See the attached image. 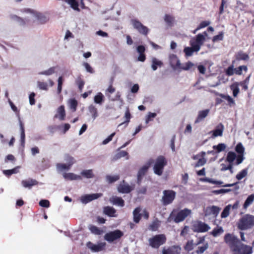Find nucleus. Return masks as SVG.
Listing matches in <instances>:
<instances>
[{
    "label": "nucleus",
    "instance_id": "de8ad7c7",
    "mask_svg": "<svg viewBox=\"0 0 254 254\" xmlns=\"http://www.w3.org/2000/svg\"><path fill=\"white\" fill-rule=\"evenodd\" d=\"M190 45L193 48V49L195 51V52H198L200 49V46L196 42V40L194 38L191 39L190 41Z\"/></svg>",
    "mask_w": 254,
    "mask_h": 254
},
{
    "label": "nucleus",
    "instance_id": "bf43d9fd",
    "mask_svg": "<svg viewBox=\"0 0 254 254\" xmlns=\"http://www.w3.org/2000/svg\"><path fill=\"white\" fill-rule=\"evenodd\" d=\"M212 133L211 137L214 138L218 136H221L222 134V129H216L209 132V134Z\"/></svg>",
    "mask_w": 254,
    "mask_h": 254
},
{
    "label": "nucleus",
    "instance_id": "69168bd1",
    "mask_svg": "<svg viewBox=\"0 0 254 254\" xmlns=\"http://www.w3.org/2000/svg\"><path fill=\"white\" fill-rule=\"evenodd\" d=\"M231 209V205L229 204L226 206L223 209V218H226L229 216L230 210Z\"/></svg>",
    "mask_w": 254,
    "mask_h": 254
},
{
    "label": "nucleus",
    "instance_id": "423d86ee",
    "mask_svg": "<svg viewBox=\"0 0 254 254\" xmlns=\"http://www.w3.org/2000/svg\"><path fill=\"white\" fill-rule=\"evenodd\" d=\"M235 61H232V64L229 66L225 71L226 74L228 76H232L234 74L241 75L242 74L243 71H244L245 72H247L248 69V67L246 65H240L238 67L234 68L233 64L235 63Z\"/></svg>",
    "mask_w": 254,
    "mask_h": 254
},
{
    "label": "nucleus",
    "instance_id": "f704fd0d",
    "mask_svg": "<svg viewBox=\"0 0 254 254\" xmlns=\"http://www.w3.org/2000/svg\"><path fill=\"white\" fill-rule=\"evenodd\" d=\"M104 99L105 98L103 94L101 92H99L95 96L94 101L96 104L101 105L104 101Z\"/></svg>",
    "mask_w": 254,
    "mask_h": 254
},
{
    "label": "nucleus",
    "instance_id": "412c9836",
    "mask_svg": "<svg viewBox=\"0 0 254 254\" xmlns=\"http://www.w3.org/2000/svg\"><path fill=\"white\" fill-rule=\"evenodd\" d=\"M209 113V109H205L198 112V116L195 121V123H198L206 118Z\"/></svg>",
    "mask_w": 254,
    "mask_h": 254
},
{
    "label": "nucleus",
    "instance_id": "a18cd8bd",
    "mask_svg": "<svg viewBox=\"0 0 254 254\" xmlns=\"http://www.w3.org/2000/svg\"><path fill=\"white\" fill-rule=\"evenodd\" d=\"M10 18L12 20L17 22L19 25L23 26L25 24V22L24 19L16 15H11Z\"/></svg>",
    "mask_w": 254,
    "mask_h": 254
},
{
    "label": "nucleus",
    "instance_id": "9b49d317",
    "mask_svg": "<svg viewBox=\"0 0 254 254\" xmlns=\"http://www.w3.org/2000/svg\"><path fill=\"white\" fill-rule=\"evenodd\" d=\"M134 188L129 186L125 181L123 180L118 186V191L122 193H128L130 192Z\"/></svg>",
    "mask_w": 254,
    "mask_h": 254
},
{
    "label": "nucleus",
    "instance_id": "cd10ccee",
    "mask_svg": "<svg viewBox=\"0 0 254 254\" xmlns=\"http://www.w3.org/2000/svg\"><path fill=\"white\" fill-rule=\"evenodd\" d=\"M205 154L206 153L204 151H201L200 153V156L201 158L198 159V161L194 165V167L202 166L206 163V159L204 158Z\"/></svg>",
    "mask_w": 254,
    "mask_h": 254
},
{
    "label": "nucleus",
    "instance_id": "5fc2aeb1",
    "mask_svg": "<svg viewBox=\"0 0 254 254\" xmlns=\"http://www.w3.org/2000/svg\"><path fill=\"white\" fill-rule=\"evenodd\" d=\"M248 173L247 169H245L240 171L237 175L236 178L238 180H241L245 177H246Z\"/></svg>",
    "mask_w": 254,
    "mask_h": 254
},
{
    "label": "nucleus",
    "instance_id": "39448f33",
    "mask_svg": "<svg viewBox=\"0 0 254 254\" xmlns=\"http://www.w3.org/2000/svg\"><path fill=\"white\" fill-rule=\"evenodd\" d=\"M177 212V210L176 209H174L170 214V217L172 218L174 217V221L177 223L183 221L191 213V210L188 208H185L176 214Z\"/></svg>",
    "mask_w": 254,
    "mask_h": 254
},
{
    "label": "nucleus",
    "instance_id": "473e14b6",
    "mask_svg": "<svg viewBox=\"0 0 254 254\" xmlns=\"http://www.w3.org/2000/svg\"><path fill=\"white\" fill-rule=\"evenodd\" d=\"M239 83L235 82L230 86V89L233 91V95L236 97L239 93L240 90L239 88Z\"/></svg>",
    "mask_w": 254,
    "mask_h": 254
},
{
    "label": "nucleus",
    "instance_id": "393cba45",
    "mask_svg": "<svg viewBox=\"0 0 254 254\" xmlns=\"http://www.w3.org/2000/svg\"><path fill=\"white\" fill-rule=\"evenodd\" d=\"M87 247L92 251L97 252L101 251L103 246L101 244L95 245L91 242H89L87 244Z\"/></svg>",
    "mask_w": 254,
    "mask_h": 254
},
{
    "label": "nucleus",
    "instance_id": "13d9d810",
    "mask_svg": "<svg viewBox=\"0 0 254 254\" xmlns=\"http://www.w3.org/2000/svg\"><path fill=\"white\" fill-rule=\"evenodd\" d=\"M77 106V101L75 99H70L69 101V107L73 112H75L76 110Z\"/></svg>",
    "mask_w": 254,
    "mask_h": 254
},
{
    "label": "nucleus",
    "instance_id": "7ed1b4c3",
    "mask_svg": "<svg viewBox=\"0 0 254 254\" xmlns=\"http://www.w3.org/2000/svg\"><path fill=\"white\" fill-rule=\"evenodd\" d=\"M254 227V216L251 214L244 215L239 221L238 227L241 230H245Z\"/></svg>",
    "mask_w": 254,
    "mask_h": 254
},
{
    "label": "nucleus",
    "instance_id": "0eeeda50",
    "mask_svg": "<svg viewBox=\"0 0 254 254\" xmlns=\"http://www.w3.org/2000/svg\"><path fill=\"white\" fill-rule=\"evenodd\" d=\"M191 229L193 232L204 233L207 232L210 228L204 222L196 220L192 222Z\"/></svg>",
    "mask_w": 254,
    "mask_h": 254
},
{
    "label": "nucleus",
    "instance_id": "dca6fc26",
    "mask_svg": "<svg viewBox=\"0 0 254 254\" xmlns=\"http://www.w3.org/2000/svg\"><path fill=\"white\" fill-rule=\"evenodd\" d=\"M220 210V209L218 207L212 206L206 207L205 213L206 215H212L215 217L218 214Z\"/></svg>",
    "mask_w": 254,
    "mask_h": 254
},
{
    "label": "nucleus",
    "instance_id": "72a5a7b5",
    "mask_svg": "<svg viewBox=\"0 0 254 254\" xmlns=\"http://www.w3.org/2000/svg\"><path fill=\"white\" fill-rule=\"evenodd\" d=\"M89 229L92 233L97 235H101L103 233V230L93 225H90L89 226Z\"/></svg>",
    "mask_w": 254,
    "mask_h": 254
},
{
    "label": "nucleus",
    "instance_id": "09e8293b",
    "mask_svg": "<svg viewBox=\"0 0 254 254\" xmlns=\"http://www.w3.org/2000/svg\"><path fill=\"white\" fill-rule=\"evenodd\" d=\"M70 167L71 166H70L68 164L63 163H58L57 164V168L58 170L61 171H63L64 170H68L70 169Z\"/></svg>",
    "mask_w": 254,
    "mask_h": 254
},
{
    "label": "nucleus",
    "instance_id": "5701e85b",
    "mask_svg": "<svg viewBox=\"0 0 254 254\" xmlns=\"http://www.w3.org/2000/svg\"><path fill=\"white\" fill-rule=\"evenodd\" d=\"M161 222L157 218L154 220L148 226V229L152 231H156L160 226Z\"/></svg>",
    "mask_w": 254,
    "mask_h": 254
},
{
    "label": "nucleus",
    "instance_id": "774afa93",
    "mask_svg": "<svg viewBox=\"0 0 254 254\" xmlns=\"http://www.w3.org/2000/svg\"><path fill=\"white\" fill-rule=\"evenodd\" d=\"M39 205L42 207L48 208L50 206V201L48 200L42 199L40 201Z\"/></svg>",
    "mask_w": 254,
    "mask_h": 254
},
{
    "label": "nucleus",
    "instance_id": "e433bc0d",
    "mask_svg": "<svg viewBox=\"0 0 254 254\" xmlns=\"http://www.w3.org/2000/svg\"><path fill=\"white\" fill-rule=\"evenodd\" d=\"M120 179V176L119 175H116L114 176H111L108 175L106 176V181L109 184L113 183Z\"/></svg>",
    "mask_w": 254,
    "mask_h": 254
},
{
    "label": "nucleus",
    "instance_id": "1a4fd4ad",
    "mask_svg": "<svg viewBox=\"0 0 254 254\" xmlns=\"http://www.w3.org/2000/svg\"><path fill=\"white\" fill-rule=\"evenodd\" d=\"M162 198L163 204L165 205L171 203L176 196V192L173 190H164Z\"/></svg>",
    "mask_w": 254,
    "mask_h": 254
},
{
    "label": "nucleus",
    "instance_id": "c03bdc74",
    "mask_svg": "<svg viewBox=\"0 0 254 254\" xmlns=\"http://www.w3.org/2000/svg\"><path fill=\"white\" fill-rule=\"evenodd\" d=\"M208 243L206 242L203 246L198 247L195 252L196 254H202L208 248Z\"/></svg>",
    "mask_w": 254,
    "mask_h": 254
},
{
    "label": "nucleus",
    "instance_id": "4468645a",
    "mask_svg": "<svg viewBox=\"0 0 254 254\" xmlns=\"http://www.w3.org/2000/svg\"><path fill=\"white\" fill-rule=\"evenodd\" d=\"M153 161L152 159H151L149 161V162L148 163L147 166H143L138 171L137 173V183L138 185H140L141 184V182L142 181V178L146 174V173L147 171V170L149 168V165H150L151 163Z\"/></svg>",
    "mask_w": 254,
    "mask_h": 254
},
{
    "label": "nucleus",
    "instance_id": "338daca9",
    "mask_svg": "<svg viewBox=\"0 0 254 254\" xmlns=\"http://www.w3.org/2000/svg\"><path fill=\"white\" fill-rule=\"evenodd\" d=\"M76 84L78 85V88L80 91L82 90L84 85V81L81 78H78L76 81Z\"/></svg>",
    "mask_w": 254,
    "mask_h": 254
},
{
    "label": "nucleus",
    "instance_id": "4d7b16f0",
    "mask_svg": "<svg viewBox=\"0 0 254 254\" xmlns=\"http://www.w3.org/2000/svg\"><path fill=\"white\" fill-rule=\"evenodd\" d=\"M235 150L238 154H244L245 148L241 143H239L235 147Z\"/></svg>",
    "mask_w": 254,
    "mask_h": 254
},
{
    "label": "nucleus",
    "instance_id": "49530a36",
    "mask_svg": "<svg viewBox=\"0 0 254 254\" xmlns=\"http://www.w3.org/2000/svg\"><path fill=\"white\" fill-rule=\"evenodd\" d=\"M194 246H195V245L193 243V241L192 240H189L184 246V249L186 251L190 252L193 249Z\"/></svg>",
    "mask_w": 254,
    "mask_h": 254
},
{
    "label": "nucleus",
    "instance_id": "2eb2a0df",
    "mask_svg": "<svg viewBox=\"0 0 254 254\" xmlns=\"http://www.w3.org/2000/svg\"><path fill=\"white\" fill-rule=\"evenodd\" d=\"M169 63L171 66L174 69H179L181 64L176 55L172 54L169 56Z\"/></svg>",
    "mask_w": 254,
    "mask_h": 254
},
{
    "label": "nucleus",
    "instance_id": "ea45409f",
    "mask_svg": "<svg viewBox=\"0 0 254 254\" xmlns=\"http://www.w3.org/2000/svg\"><path fill=\"white\" fill-rule=\"evenodd\" d=\"M213 148V150L208 151L207 153L214 154L221 152L222 151V143H219L218 145H214Z\"/></svg>",
    "mask_w": 254,
    "mask_h": 254
},
{
    "label": "nucleus",
    "instance_id": "b1692460",
    "mask_svg": "<svg viewBox=\"0 0 254 254\" xmlns=\"http://www.w3.org/2000/svg\"><path fill=\"white\" fill-rule=\"evenodd\" d=\"M64 178L67 180H81V177L72 173H65L63 174Z\"/></svg>",
    "mask_w": 254,
    "mask_h": 254
},
{
    "label": "nucleus",
    "instance_id": "f8f14e48",
    "mask_svg": "<svg viewBox=\"0 0 254 254\" xmlns=\"http://www.w3.org/2000/svg\"><path fill=\"white\" fill-rule=\"evenodd\" d=\"M102 195L103 194L101 193L85 194L81 196V201L83 203L86 204L93 200L99 198L100 197L102 196Z\"/></svg>",
    "mask_w": 254,
    "mask_h": 254
},
{
    "label": "nucleus",
    "instance_id": "20e7f679",
    "mask_svg": "<svg viewBox=\"0 0 254 254\" xmlns=\"http://www.w3.org/2000/svg\"><path fill=\"white\" fill-rule=\"evenodd\" d=\"M167 239L164 234H158L153 236L148 240L149 246L154 249H158L161 245L164 244Z\"/></svg>",
    "mask_w": 254,
    "mask_h": 254
},
{
    "label": "nucleus",
    "instance_id": "79ce46f5",
    "mask_svg": "<svg viewBox=\"0 0 254 254\" xmlns=\"http://www.w3.org/2000/svg\"><path fill=\"white\" fill-rule=\"evenodd\" d=\"M223 99L225 100L227 102V104L230 107L235 106V102L231 96L223 95Z\"/></svg>",
    "mask_w": 254,
    "mask_h": 254
},
{
    "label": "nucleus",
    "instance_id": "680f3d73",
    "mask_svg": "<svg viewBox=\"0 0 254 254\" xmlns=\"http://www.w3.org/2000/svg\"><path fill=\"white\" fill-rule=\"evenodd\" d=\"M38 87L41 90H47L48 89V84L45 82L38 81Z\"/></svg>",
    "mask_w": 254,
    "mask_h": 254
},
{
    "label": "nucleus",
    "instance_id": "6e6d98bb",
    "mask_svg": "<svg viewBox=\"0 0 254 254\" xmlns=\"http://www.w3.org/2000/svg\"><path fill=\"white\" fill-rule=\"evenodd\" d=\"M164 20L169 26H172L173 25L174 19V18L171 15L166 14L165 16Z\"/></svg>",
    "mask_w": 254,
    "mask_h": 254
},
{
    "label": "nucleus",
    "instance_id": "c9c22d12",
    "mask_svg": "<svg viewBox=\"0 0 254 254\" xmlns=\"http://www.w3.org/2000/svg\"><path fill=\"white\" fill-rule=\"evenodd\" d=\"M112 203L114 204L118 205L121 207H123L125 205V201L122 198L115 196L112 198Z\"/></svg>",
    "mask_w": 254,
    "mask_h": 254
},
{
    "label": "nucleus",
    "instance_id": "8fccbe9b",
    "mask_svg": "<svg viewBox=\"0 0 254 254\" xmlns=\"http://www.w3.org/2000/svg\"><path fill=\"white\" fill-rule=\"evenodd\" d=\"M236 154L234 152H229L227 156V160L229 163H232L236 159Z\"/></svg>",
    "mask_w": 254,
    "mask_h": 254
},
{
    "label": "nucleus",
    "instance_id": "bb28decb",
    "mask_svg": "<svg viewBox=\"0 0 254 254\" xmlns=\"http://www.w3.org/2000/svg\"><path fill=\"white\" fill-rule=\"evenodd\" d=\"M131 114H130V111H129V108L127 107V109H126V112H125V116H124V118L125 119V121L121 123L119 125V127L120 126H121L123 125H125V127H126L129 122H130V120L131 119Z\"/></svg>",
    "mask_w": 254,
    "mask_h": 254
},
{
    "label": "nucleus",
    "instance_id": "7c9ffc66",
    "mask_svg": "<svg viewBox=\"0 0 254 254\" xmlns=\"http://www.w3.org/2000/svg\"><path fill=\"white\" fill-rule=\"evenodd\" d=\"M66 3L70 5V6L74 10L79 12V3L76 0H65Z\"/></svg>",
    "mask_w": 254,
    "mask_h": 254
},
{
    "label": "nucleus",
    "instance_id": "e2e57ef3",
    "mask_svg": "<svg viewBox=\"0 0 254 254\" xmlns=\"http://www.w3.org/2000/svg\"><path fill=\"white\" fill-rule=\"evenodd\" d=\"M65 160L67 162V164L71 166L74 163V158L69 155H66L65 157Z\"/></svg>",
    "mask_w": 254,
    "mask_h": 254
},
{
    "label": "nucleus",
    "instance_id": "a19ab883",
    "mask_svg": "<svg viewBox=\"0 0 254 254\" xmlns=\"http://www.w3.org/2000/svg\"><path fill=\"white\" fill-rule=\"evenodd\" d=\"M88 110L94 119H95L98 117L97 109L94 105H90L88 107Z\"/></svg>",
    "mask_w": 254,
    "mask_h": 254
},
{
    "label": "nucleus",
    "instance_id": "2f4dec72",
    "mask_svg": "<svg viewBox=\"0 0 254 254\" xmlns=\"http://www.w3.org/2000/svg\"><path fill=\"white\" fill-rule=\"evenodd\" d=\"M163 65V63L158 60L156 58H153L152 59L151 67L153 70H156L158 67H161Z\"/></svg>",
    "mask_w": 254,
    "mask_h": 254
},
{
    "label": "nucleus",
    "instance_id": "6ab92c4d",
    "mask_svg": "<svg viewBox=\"0 0 254 254\" xmlns=\"http://www.w3.org/2000/svg\"><path fill=\"white\" fill-rule=\"evenodd\" d=\"M140 207L135 208L133 211V220L135 223H138L141 219L142 214L140 213Z\"/></svg>",
    "mask_w": 254,
    "mask_h": 254
},
{
    "label": "nucleus",
    "instance_id": "6e6552de",
    "mask_svg": "<svg viewBox=\"0 0 254 254\" xmlns=\"http://www.w3.org/2000/svg\"><path fill=\"white\" fill-rule=\"evenodd\" d=\"M131 22L133 28L140 34L144 36L148 35L149 29L146 26L143 25L138 20L136 19H131Z\"/></svg>",
    "mask_w": 254,
    "mask_h": 254
},
{
    "label": "nucleus",
    "instance_id": "ddd939ff",
    "mask_svg": "<svg viewBox=\"0 0 254 254\" xmlns=\"http://www.w3.org/2000/svg\"><path fill=\"white\" fill-rule=\"evenodd\" d=\"M181 248L178 245H174L162 250V254H181Z\"/></svg>",
    "mask_w": 254,
    "mask_h": 254
},
{
    "label": "nucleus",
    "instance_id": "0e129e2a",
    "mask_svg": "<svg viewBox=\"0 0 254 254\" xmlns=\"http://www.w3.org/2000/svg\"><path fill=\"white\" fill-rule=\"evenodd\" d=\"M58 93L60 94L62 90V85L63 83V78L62 76H60L58 78Z\"/></svg>",
    "mask_w": 254,
    "mask_h": 254
},
{
    "label": "nucleus",
    "instance_id": "f3484780",
    "mask_svg": "<svg viewBox=\"0 0 254 254\" xmlns=\"http://www.w3.org/2000/svg\"><path fill=\"white\" fill-rule=\"evenodd\" d=\"M137 52L139 54L137 60L139 62H143L146 60V55L144 54L145 48L143 45H139L137 47Z\"/></svg>",
    "mask_w": 254,
    "mask_h": 254
},
{
    "label": "nucleus",
    "instance_id": "37998d69",
    "mask_svg": "<svg viewBox=\"0 0 254 254\" xmlns=\"http://www.w3.org/2000/svg\"><path fill=\"white\" fill-rule=\"evenodd\" d=\"M81 175L84 178L91 179L94 177V174L92 170H85L81 172Z\"/></svg>",
    "mask_w": 254,
    "mask_h": 254
},
{
    "label": "nucleus",
    "instance_id": "864d4df0",
    "mask_svg": "<svg viewBox=\"0 0 254 254\" xmlns=\"http://www.w3.org/2000/svg\"><path fill=\"white\" fill-rule=\"evenodd\" d=\"M210 24V21H203L200 22L199 25L198 26V27L196 28V29H195L193 31V33H195V32L200 30L201 28H204L205 27H207Z\"/></svg>",
    "mask_w": 254,
    "mask_h": 254
},
{
    "label": "nucleus",
    "instance_id": "58836bf2",
    "mask_svg": "<svg viewBox=\"0 0 254 254\" xmlns=\"http://www.w3.org/2000/svg\"><path fill=\"white\" fill-rule=\"evenodd\" d=\"M254 200V194H252L247 197L246 200H245L244 204L243 205V207L244 209H247L248 207L251 205Z\"/></svg>",
    "mask_w": 254,
    "mask_h": 254
},
{
    "label": "nucleus",
    "instance_id": "052dcab7",
    "mask_svg": "<svg viewBox=\"0 0 254 254\" xmlns=\"http://www.w3.org/2000/svg\"><path fill=\"white\" fill-rule=\"evenodd\" d=\"M36 17L41 23H46L48 20L47 17L44 15L40 13H37Z\"/></svg>",
    "mask_w": 254,
    "mask_h": 254
},
{
    "label": "nucleus",
    "instance_id": "a211bd4d",
    "mask_svg": "<svg viewBox=\"0 0 254 254\" xmlns=\"http://www.w3.org/2000/svg\"><path fill=\"white\" fill-rule=\"evenodd\" d=\"M21 184L23 187L30 189L32 186L37 185L38 182L33 179H29L22 181Z\"/></svg>",
    "mask_w": 254,
    "mask_h": 254
},
{
    "label": "nucleus",
    "instance_id": "f257e3e1",
    "mask_svg": "<svg viewBox=\"0 0 254 254\" xmlns=\"http://www.w3.org/2000/svg\"><path fill=\"white\" fill-rule=\"evenodd\" d=\"M224 240L230 247L233 254H251L253 252L252 247L243 244L233 234H226L224 237Z\"/></svg>",
    "mask_w": 254,
    "mask_h": 254
},
{
    "label": "nucleus",
    "instance_id": "4be33fe9",
    "mask_svg": "<svg viewBox=\"0 0 254 254\" xmlns=\"http://www.w3.org/2000/svg\"><path fill=\"white\" fill-rule=\"evenodd\" d=\"M104 213L109 217H116V210L111 206H105L103 208Z\"/></svg>",
    "mask_w": 254,
    "mask_h": 254
},
{
    "label": "nucleus",
    "instance_id": "a878e982",
    "mask_svg": "<svg viewBox=\"0 0 254 254\" xmlns=\"http://www.w3.org/2000/svg\"><path fill=\"white\" fill-rule=\"evenodd\" d=\"M207 36V34L206 31L203 32L202 34H198L196 36L194 39L196 40V42L200 46V47L203 45L204 42L205 40V36Z\"/></svg>",
    "mask_w": 254,
    "mask_h": 254
},
{
    "label": "nucleus",
    "instance_id": "3c124183",
    "mask_svg": "<svg viewBox=\"0 0 254 254\" xmlns=\"http://www.w3.org/2000/svg\"><path fill=\"white\" fill-rule=\"evenodd\" d=\"M184 52L186 56L190 57L192 56L193 53L195 52V51L193 49V48L191 46V47H185L184 49Z\"/></svg>",
    "mask_w": 254,
    "mask_h": 254
},
{
    "label": "nucleus",
    "instance_id": "c756f323",
    "mask_svg": "<svg viewBox=\"0 0 254 254\" xmlns=\"http://www.w3.org/2000/svg\"><path fill=\"white\" fill-rule=\"evenodd\" d=\"M179 69L183 70H189L190 69L194 70L195 69V65L192 62L188 61L184 64H181Z\"/></svg>",
    "mask_w": 254,
    "mask_h": 254
},
{
    "label": "nucleus",
    "instance_id": "603ef678",
    "mask_svg": "<svg viewBox=\"0 0 254 254\" xmlns=\"http://www.w3.org/2000/svg\"><path fill=\"white\" fill-rule=\"evenodd\" d=\"M127 157V158L128 159V153L126 151H120L118 152L115 156L114 159L115 160H117L122 157Z\"/></svg>",
    "mask_w": 254,
    "mask_h": 254
},
{
    "label": "nucleus",
    "instance_id": "f03ea898",
    "mask_svg": "<svg viewBox=\"0 0 254 254\" xmlns=\"http://www.w3.org/2000/svg\"><path fill=\"white\" fill-rule=\"evenodd\" d=\"M153 171L155 174L161 176L163 174L164 167L167 165V159L163 155L158 156L153 161Z\"/></svg>",
    "mask_w": 254,
    "mask_h": 254
},
{
    "label": "nucleus",
    "instance_id": "c85d7f7f",
    "mask_svg": "<svg viewBox=\"0 0 254 254\" xmlns=\"http://www.w3.org/2000/svg\"><path fill=\"white\" fill-rule=\"evenodd\" d=\"M236 59L238 61H248L249 59L248 54L244 53L242 51L238 52L235 54Z\"/></svg>",
    "mask_w": 254,
    "mask_h": 254
},
{
    "label": "nucleus",
    "instance_id": "aec40b11",
    "mask_svg": "<svg viewBox=\"0 0 254 254\" xmlns=\"http://www.w3.org/2000/svg\"><path fill=\"white\" fill-rule=\"evenodd\" d=\"M65 117V112L64 105L60 106L57 110V114L55 116V118H58L60 120L63 121Z\"/></svg>",
    "mask_w": 254,
    "mask_h": 254
},
{
    "label": "nucleus",
    "instance_id": "9d476101",
    "mask_svg": "<svg viewBox=\"0 0 254 254\" xmlns=\"http://www.w3.org/2000/svg\"><path fill=\"white\" fill-rule=\"evenodd\" d=\"M124 235V233L120 230H116L107 233L105 235V239L110 243L119 239Z\"/></svg>",
    "mask_w": 254,
    "mask_h": 254
},
{
    "label": "nucleus",
    "instance_id": "4c0bfd02",
    "mask_svg": "<svg viewBox=\"0 0 254 254\" xmlns=\"http://www.w3.org/2000/svg\"><path fill=\"white\" fill-rule=\"evenodd\" d=\"M19 167H16L10 170H4L2 171L3 173L7 177H9L13 174H16L19 172L18 169Z\"/></svg>",
    "mask_w": 254,
    "mask_h": 254
}]
</instances>
